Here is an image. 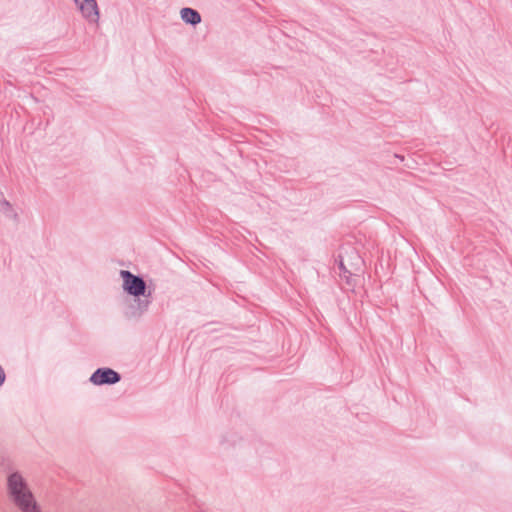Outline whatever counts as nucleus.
<instances>
[{
    "label": "nucleus",
    "mask_w": 512,
    "mask_h": 512,
    "mask_svg": "<svg viewBox=\"0 0 512 512\" xmlns=\"http://www.w3.org/2000/svg\"><path fill=\"white\" fill-rule=\"evenodd\" d=\"M7 493L10 501L20 512H41L25 478L20 473L14 472L8 476Z\"/></svg>",
    "instance_id": "nucleus-1"
},
{
    "label": "nucleus",
    "mask_w": 512,
    "mask_h": 512,
    "mask_svg": "<svg viewBox=\"0 0 512 512\" xmlns=\"http://www.w3.org/2000/svg\"><path fill=\"white\" fill-rule=\"evenodd\" d=\"M120 275L123 279V288L126 292L133 296H141L144 294L146 285L140 277L126 270H122Z\"/></svg>",
    "instance_id": "nucleus-2"
},
{
    "label": "nucleus",
    "mask_w": 512,
    "mask_h": 512,
    "mask_svg": "<svg viewBox=\"0 0 512 512\" xmlns=\"http://www.w3.org/2000/svg\"><path fill=\"white\" fill-rule=\"evenodd\" d=\"M84 18L92 23H98L99 9L96 0H74Z\"/></svg>",
    "instance_id": "nucleus-3"
},
{
    "label": "nucleus",
    "mask_w": 512,
    "mask_h": 512,
    "mask_svg": "<svg viewBox=\"0 0 512 512\" xmlns=\"http://www.w3.org/2000/svg\"><path fill=\"white\" fill-rule=\"evenodd\" d=\"M90 380L95 385L114 384L120 380V376L116 371L105 368L96 370Z\"/></svg>",
    "instance_id": "nucleus-4"
},
{
    "label": "nucleus",
    "mask_w": 512,
    "mask_h": 512,
    "mask_svg": "<svg viewBox=\"0 0 512 512\" xmlns=\"http://www.w3.org/2000/svg\"><path fill=\"white\" fill-rule=\"evenodd\" d=\"M181 17L186 23L194 25L201 21L200 14L191 8H183L181 10Z\"/></svg>",
    "instance_id": "nucleus-5"
},
{
    "label": "nucleus",
    "mask_w": 512,
    "mask_h": 512,
    "mask_svg": "<svg viewBox=\"0 0 512 512\" xmlns=\"http://www.w3.org/2000/svg\"><path fill=\"white\" fill-rule=\"evenodd\" d=\"M4 380H5V373H4L3 369L0 367V385L3 384Z\"/></svg>",
    "instance_id": "nucleus-6"
}]
</instances>
